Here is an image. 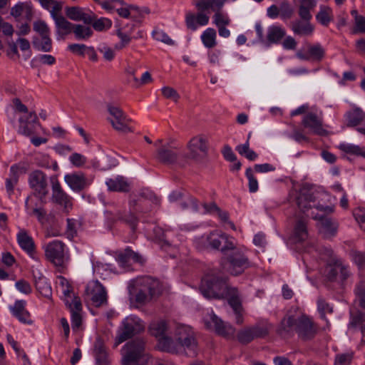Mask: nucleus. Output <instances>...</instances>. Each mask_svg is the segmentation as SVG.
<instances>
[{"label":"nucleus","instance_id":"obj_1","mask_svg":"<svg viewBox=\"0 0 365 365\" xmlns=\"http://www.w3.org/2000/svg\"><path fill=\"white\" fill-rule=\"evenodd\" d=\"M294 331L303 340L312 339L317 332V328L311 319L295 308L287 312L277 329L278 334L283 337L292 336Z\"/></svg>","mask_w":365,"mask_h":365},{"label":"nucleus","instance_id":"obj_2","mask_svg":"<svg viewBox=\"0 0 365 365\" xmlns=\"http://www.w3.org/2000/svg\"><path fill=\"white\" fill-rule=\"evenodd\" d=\"M228 277L217 274H207L202 279L200 286L202 294L207 299H227L230 306H239L236 302L240 296L237 288L230 286Z\"/></svg>","mask_w":365,"mask_h":365},{"label":"nucleus","instance_id":"obj_3","mask_svg":"<svg viewBox=\"0 0 365 365\" xmlns=\"http://www.w3.org/2000/svg\"><path fill=\"white\" fill-rule=\"evenodd\" d=\"M129 294L138 304H145L153 298L159 297L163 292L161 283L150 277L133 280L128 286Z\"/></svg>","mask_w":365,"mask_h":365},{"label":"nucleus","instance_id":"obj_4","mask_svg":"<svg viewBox=\"0 0 365 365\" xmlns=\"http://www.w3.org/2000/svg\"><path fill=\"white\" fill-rule=\"evenodd\" d=\"M221 259L222 269L230 274L237 276L242 274L250 267V262L243 251L235 246L234 248L225 252Z\"/></svg>","mask_w":365,"mask_h":365},{"label":"nucleus","instance_id":"obj_5","mask_svg":"<svg viewBox=\"0 0 365 365\" xmlns=\"http://www.w3.org/2000/svg\"><path fill=\"white\" fill-rule=\"evenodd\" d=\"M154 145L156 147L155 158L156 160L165 165L177 164L178 166L183 168L182 165V155L183 152L180 151V146L174 139H170L166 143H163V140L159 139L155 142Z\"/></svg>","mask_w":365,"mask_h":365},{"label":"nucleus","instance_id":"obj_6","mask_svg":"<svg viewBox=\"0 0 365 365\" xmlns=\"http://www.w3.org/2000/svg\"><path fill=\"white\" fill-rule=\"evenodd\" d=\"M187 148L188 153L183 152L182 155V165H187L190 160L197 163L201 162L208 154V137L202 133L193 136L188 141Z\"/></svg>","mask_w":365,"mask_h":365},{"label":"nucleus","instance_id":"obj_7","mask_svg":"<svg viewBox=\"0 0 365 365\" xmlns=\"http://www.w3.org/2000/svg\"><path fill=\"white\" fill-rule=\"evenodd\" d=\"M123 365H145V341L136 338L128 341L121 350Z\"/></svg>","mask_w":365,"mask_h":365},{"label":"nucleus","instance_id":"obj_8","mask_svg":"<svg viewBox=\"0 0 365 365\" xmlns=\"http://www.w3.org/2000/svg\"><path fill=\"white\" fill-rule=\"evenodd\" d=\"M175 340L180 350V354H185L189 356H195L197 351V342L191 327L186 325L177 327L175 334Z\"/></svg>","mask_w":365,"mask_h":365},{"label":"nucleus","instance_id":"obj_9","mask_svg":"<svg viewBox=\"0 0 365 365\" xmlns=\"http://www.w3.org/2000/svg\"><path fill=\"white\" fill-rule=\"evenodd\" d=\"M355 292L359 299L361 309L351 314L349 327L351 329L359 327L362 334V341H365V281L358 284Z\"/></svg>","mask_w":365,"mask_h":365},{"label":"nucleus","instance_id":"obj_10","mask_svg":"<svg viewBox=\"0 0 365 365\" xmlns=\"http://www.w3.org/2000/svg\"><path fill=\"white\" fill-rule=\"evenodd\" d=\"M144 329L145 325L138 317L134 316L126 317L122 322L118 334L115 337V346L140 334Z\"/></svg>","mask_w":365,"mask_h":365},{"label":"nucleus","instance_id":"obj_11","mask_svg":"<svg viewBox=\"0 0 365 365\" xmlns=\"http://www.w3.org/2000/svg\"><path fill=\"white\" fill-rule=\"evenodd\" d=\"M107 111L110 115L108 120L111 124L113 128L118 132L126 133L132 132L128 123L130 119H128L122 110V108L113 103H109L106 105Z\"/></svg>","mask_w":365,"mask_h":365},{"label":"nucleus","instance_id":"obj_12","mask_svg":"<svg viewBox=\"0 0 365 365\" xmlns=\"http://www.w3.org/2000/svg\"><path fill=\"white\" fill-rule=\"evenodd\" d=\"M84 300L96 307L107 304V292L105 287L97 280L91 282L86 288Z\"/></svg>","mask_w":365,"mask_h":365},{"label":"nucleus","instance_id":"obj_13","mask_svg":"<svg viewBox=\"0 0 365 365\" xmlns=\"http://www.w3.org/2000/svg\"><path fill=\"white\" fill-rule=\"evenodd\" d=\"M51 184L53 202L63 207L65 210L72 207V198L62 188L57 175H53L50 178Z\"/></svg>","mask_w":365,"mask_h":365},{"label":"nucleus","instance_id":"obj_14","mask_svg":"<svg viewBox=\"0 0 365 365\" xmlns=\"http://www.w3.org/2000/svg\"><path fill=\"white\" fill-rule=\"evenodd\" d=\"M65 245L58 240L47 245L45 252L47 259L56 267H62L68 257L64 252Z\"/></svg>","mask_w":365,"mask_h":365},{"label":"nucleus","instance_id":"obj_15","mask_svg":"<svg viewBox=\"0 0 365 365\" xmlns=\"http://www.w3.org/2000/svg\"><path fill=\"white\" fill-rule=\"evenodd\" d=\"M104 205L106 206L110 205L113 207V209L108 210L105 212L108 222L114 223L117 221H122L130 226L133 230H135L138 219L133 214L130 212L127 215H124L121 210L115 209V205L113 202H104Z\"/></svg>","mask_w":365,"mask_h":365},{"label":"nucleus","instance_id":"obj_16","mask_svg":"<svg viewBox=\"0 0 365 365\" xmlns=\"http://www.w3.org/2000/svg\"><path fill=\"white\" fill-rule=\"evenodd\" d=\"M29 182L31 187L41 197H44L47 195L48 183L46 174L39 170H36L31 172L29 177Z\"/></svg>","mask_w":365,"mask_h":365},{"label":"nucleus","instance_id":"obj_17","mask_svg":"<svg viewBox=\"0 0 365 365\" xmlns=\"http://www.w3.org/2000/svg\"><path fill=\"white\" fill-rule=\"evenodd\" d=\"M19 123V133L26 136L33 135L36 133V128L41 126L35 111L29 112L26 117H21Z\"/></svg>","mask_w":365,"mask_h":365},{"label":"nucleus","instance_id":"obj_18","mask_svg":"<svg viewBox=\"0 0 365 365\" xmlns=\"http://www.w3.org/2000/svg\"><path fill=\"white\" fill-rule=\"evenodd\" d=\"M207 240L212 248L220 250L223 254L234 248L235 243L230 240L229 236L225 233L220 235L210 233L207 236Z\"/></svg>","mask_w":365,"mask_h":365},{"label":"nucleus","instance_id":"obj_19","mask_svg":"<svg viewBox=\"0 0 365 365\" xmlns=\"http://www.w3.org/2000/svg\"><path fill=\"white\" fill-rule=\"evenodd\" d=\"M64 180L69 187L76 192H81L91 185V180L81 172L66 175Z\"/></svg>","mask_w":365,"mask_h":365},{"label":"nucleus","instance_id":"obj_20","mask_svg":"<svg viewBox=\"0 0 365 365\" xmlns=\"http://www.w3.org/2000/svg\"><path fill=\"white\" fill-rule=\"evenodd\" d=\"M308 217H298L293 230L291 240L294 243L302 242L308 239L309 232L307 228Z\"/></svg>","mask_w":365,"mask_h":365},{"label":"nucleus","instance_id":"obj_21","mask_svg":"<svg viewBox=\"0 0 365 365\" xmlns=\"http://www.w3.org/2000/svg\"><path fill=\"white\" fill-rule=\"evenodd\" d=\"M302 125L305 128H309L317 135L321 136L328 135V131L322 127V120L319 119L315 113H307L302 120Z\"/></svg>","mask_w":365,"mask_h":365},{"label":"nucleus","instance_id":"obj_22","mask_svg":"<svg viewBox=\"0 0 365 365\" xmlns=\"http://www.w3.org/2000/svg\"><path fill=\"white\" fill-rule=\"evenodd\" d=\"M26 304L24 300H17L14 305L10 307V310L19 322L31 325L33 324V320L29 312L26 309Z\"/></svg>","mask_w":365,"mask_h":365},{"label":"nucleus","instance_id":"obj_23","mask_svg":"<svg viewBox=\"0 0 365 365\" xmlns=\"http://www.w3.org/2000/svg\"><path fill=\"white\" fill-rule=\"evenodd\" d=\"M339 274L342 281L346 280L349 275L346 267L339 261L335 262L334 264H329L326 268V277L329 281L335 280Z\"/></svg>","mask_w":365,"mask_h":365},{"label":"nucleus","instance_id":"obj_24","mask_svg":"<svg viewBox=\"0 0 365 365\" xmlns=\"http://www.w3.org/2000/svg\"><path fill=\"white\" fill-rule=\"evenodd\" d=\"M93 354L98 365H109L108 354L104 342L100 337L94 343Z\"/></svg>","mask_w":365,"mask_h":365},{"label":"nucleus","instance_id":"obj_25","mask_svg":"<svg viewBox=\"0 0 365 365\" xmlns=\"http://www.w3.org/2000/svg\"><path fill=\"white\" fill-rule=\"evenodd\" d=\"M211 320L214 324L215 331L218 335L227 337L234 334L235 328L230 324L223 322L215 314H212Z\"/></svg>","mask_w":365,"mask_h":365},{"label":"nucleus","instance_id":"obj_26","mask_svg":"<svg viewBox=\"0 0 365 365\" xmlns=\"http://www.w3.org/2000/svg\"><path fill=\"white\" fill-rule=\"evenodd\" d=\"M365 112L359 107H354L353 109L347 111L345 114L346 125L347 127H358L362 123L364 118Z\"/></svg>","mask_w":365,"mask_h":365},{"label":"nucleus","instance_id":"obj_27","mask_svg":"<svg viewBox=\"0 0 365 365\" xmlns=\"http://www.w3.org/2000/svg\"><path fill=\"white\" fill-rule=\"evenodd\" d=\"M182 212L186 215H193L199 210L197 200L190 195H186L180 201Z\"/></svg>","mask_w":365,"mask_h":365},{"label":"nucleus","instance_id":"obj_28","mask_svg":"<svg viewBox=\"0 0 365 365\" xmlns=\"http://www.w3.org/2000/svg\"><path fill=\"white\" fill-rule=\"evenodd\" d=\"M106 185L110 191L128 192L130 190V183L123 176H118L114 179H109Z\"/></svg>","mask_w":365,"mask_h":365},{"label":"nucleus","instance_id":"obj_29","mask_svg":"<svg viewBox=\"0 0 365 365\" xmlns=\"http://www.w3.org/2000/svg\"><path fill=\"white\" fill-rule=\"evenodd\" d=\"M320 232L324 237H331L336 233L337 225L331 221V219L325 217L319 218Z\"/></svg>","mask_w":365,"mask_h":365},{"label":"nucleus","instance_id":"obj_30","mask_svg":"<svg viewBox=\"0 0 365 365\" xmlns=\"http://www.w3.org/2000/svg\"><path fill=\"white\" fill-rule=\"evenodd\" d=\"M177 346L176 341H174L170 337L163 336L158 339V347L160 351L170 354H180V348Z\"/></svg>","mask_w":365,"mask_h":365},{"label":"nucleus","instance_id":"obj_31","mask_svg":"<svg viewBox=\"0 0 365 365\" xmlns=\"http://www.w3.org/2000/svg\"><path fill=\"white\" fill-rule=\"evenodd\" d=\"M51 16L55 21L57 29H58V34L61 33V31H63V35H68L73 32L75 24L66 20V19L63 16H58L55 14L53 11H51Z\"/></svg>","mask_w":365,"mask_h":365},{"label":"nucleus","instance_id":"obj_32","mask_svg":"<svg viewBox=\"0 0 365 365\" xmlns=\"http://www.w3.org/2000/svg\"><path fill=\"white\" fill-rule=\"evenodd\" d=\"M315 202V197L313 194L308 191H302L297 198L298 207L304 213L312 207V203Z\"/></svg>","mask_w":365,"mask_h":365},{"label":"nucleus","instance_id":"obj_33","mask_svg":"<svg viewBox=\"0 0 365 365\" xmlns=\"http://www.w3.org/2000/svg\"><path fill=\"white\" fill-rule=\"evenodd\" d=\"M17 240L20 247L29 255L34 252L35 248L34 242L26 231L21 230L17 235Z\"/></svg>","mask_w":365,"mask_h":365},{"label":"nucleus","instance_id":"obj_34","mask_svg":"<svg viewBox=\"0 0 365 365\" xmlns=\"http://www.w3.org/2000/svg\"><path fill=\"white\" fill-rule=\"evenodd\" d=\"M286 32L280 26H272L269 28L267 34V45L278 43L284 36Z\"/></svg>","mask_w":365,"mask_h":365},{"label":"nucleus","instance_id":"obj_35","mask_svg":"<svg viewBox=\"0 0 365 365\" xmlns=\"http://www.w3.org/2000/svg\"><path fill=\"white\" fill-rule=\"evenodd\" d=\"M32 45L38 51L49 52L52 49V40L50 36H34L32 40Z\"/></svg>","mask_w":365,"mask_h":365},{"label":"nucleus","instance_id":"obj_36","mask_svg":"<svg viewBox=\"0 0 365 365\" xmlns=\"http://www.w3.org/2000/svg\"><path fill=\"white\" fill-rule=\"evenodd\" d=\"M168 329V324L165 320L153 322L149 327V331L151 335L155 337L161 338L165 336Z\"/></svg>","mask_w":365,"mask_h":365},{"label":"nucleus","instance_id":"obj_37","mask_svg":"<svg viewBox=\"0 0 365 365\" xmlns=\"http://www.w3.org/2000/svg\"><path fill=\"white\" fill-rule=\"evenodd\" d=\"M73 33L78 40H87L93 35L91 27L81 24H75Z\"/></svg>","mask_w":365,"mask_h":365},{"label":"nucleus","instance_id":"obj_38","mask_svg":"<svg viewBox=\"0 0 365 365\" xmlns=\"http://www.w3.org/2000/svg\"><path fill=\"white\" fill-rule=\"evenodd\" d=\"M292 30L299 35H309L313 32V26L308 22L302 23L297 21L292 23Z\"/></svg>","mask_w":365,"mask_h":365},{"label":"nucleus","instance_id":"obj_39","mask_svg":"<svg viewBox=\"0 0 365 365\" xmlns=\"http://www.w3.org/2000/svg\"><path fill=\"white\" fill-rule=\"evenodd\" d=\"M216 31L214 29H207L202 34L201 39L207 48H211L216 45Z\"/></svg>","mask_w":365,"mask_h":365},{"label":"nucleus","instance_id":"obj_40","mask_svg":"<svg viewBox=\"0 0 365 365\" xmlns=\"http://www.w3.org/2000/svg\"><path fill=\"white\" fill-rule=\"evenodd\" d=\"M19 168L17 165H12L10 168L11 176L6 180V187L9 195L13 192L14 187L19 181Z\"/></svg>","mask_w":365,"mask_h":365},{"label":"nucleus","instance_id":"obj_41","mask_svg":"<svg viewBox=\"0 0 365 365\" xmlns=\"http://www.w3.org/2000/svg\"><path fill=\"white\" fill-rule=\"evenodd\" d=\"M161 93L165 99L173 101L175 103H178L180 98L178 92L171 86H167L163 87L161 88Z\"/></svg>","mask_w":365,"mask_h":365},{"label":"nucleus","instance_id":"obj_42","mask_svg":"<svg viewBox=\"0 0 365 365\" xmlns=\"http://www.w3.org/2000/svg\"><path fill=\"white\" fill-rule=\"evenodd\" d=\"M236 150L240 155H245L250 160H254L257 157L256 153L250 149L248 141L243 145H238Z\"/></svg>","mask_w":365,"mask_h":365},{"label":"nucleus","instance_id":"obj_43","mask_svg":"<svg viewBox=\"0 0 365 365\" xmlns=\"http://www.w3.org/2000/svg\"><path fill=\"white\" fill-rule=\"evenodd\" d=\"M339 148L346 153L361 155L365 158V150H363V149L358 145L341 144L339 145Z\"/></svg>","mask_w":365,"mask_h":365},{"label":"nucleus","instance_id":"obj_44","mask_svg":"<svg viewBox=\"0 0 365 365\" xmlns=\"http://www.w3.org/2000/svg\"><path fill=\"white\" fill-rule=\"evenodd\" d=\"M33 29L39 36L43 37L50 35V29L45 21L38 20L34 23Z\"/></svg>","mask_w":365,"mask_h":365},{"label":"nucleus","instance_id":"obj_45","mask_svg":"<svg viewBox=\"0 0 365 365\" xmlns=\"http://www.w3.org/2000/svg\"><path fill=\"white\" fill-rule=\"evenodd\" d=\"M317 21L324 26H327L331 21V9L329 7H324L316 16Z\"/></svg>","mask_w":365,"mask_h":365},{"label":"nucleus","instance_id":"obj_46","mask_svg":"<svg viewBox=\"0 0 365 365\" xmlns=\"http://www.w3.org/2000/svg\"><path fill=\"white\" fill-rule=\"evenodd\" d=\"M253 334L250 327H247L241 330L237 334L238 341L244 344L250 343L254 339Z\"/></svg>","mask_w":365,"mask_h":365},{"label":"nucleus","instance_id":"obj_47","mask_svg":"<svg viewBox=\"0 0 365 365\" xmlns=\"http://www.w3.org/2000/svg\"><path fill=\"white\" fill-rule=\"evenodd\" d=\"M83 10L78 6H72L66 8V16L73 21H81Z\"/></svg>","mask_w":365,"mask_h":365},{"label":"nucleus","instance_id":"obj_48","mask_svg":"<svg viewBox=\"0 0 365 365\" xmlns=\"http://www.w3.org/2000/svg\"><path fill=\"white\" fill-rule=\"evenodd\" d=\"M246 176L249 180V190L250 192H255L258 190V182L254 176L253 170L251 168L246 170Z\"/></svg>","mask_w":365,"mask_h":365},{"label":"nucleus","instance_id":"obj_49","mask_svg":"<svg viewBox=\"0 0 365 365\" xmlns=\"http://www.w3.org/2000/svg\"><path fill=\"white\" fill-rule=\"evenodd\" d=\"M112 25V22L107 18H101L94 21L93 27L95 30L101 31L104 29H109Z\"/></svg>","mask_w":365,"mask_h":365},{"label":"nucleus","instance_id":"obj_50","mask_svg":"<svg viewBox=\"0 0 365 365\" xmlns=\"http://www.w3.org/2000/svg\"><path fill=\"white\" fill-rule=\"evenodd\" d=\"M116 34L120 39V43L115 46L116 49L120 50L130 42L131 38L127 34L123 33L121 29L117 30Z\"/></svg>","mask_w":365,"mask_h":365},{"label":"nucleus","instance_id":"obj_51","mask_svg":"<svg viewBox=\"0 0 365 365\" xmlns=\"http://www.w3.org/2000/svg\"><path fill=\"white\" fill-rule=\"evenodd\" d=\"M279 14L283 19H289L291 18L293 10L290 7L289 3L287 1H284L281 3L279 7Z\"/></svg>","mask_w":365,"mask_h":365},{"label":"nucleus","instance_id":"obj_52","mask_svg":"<svg viewBox=\"0 0 365 365\" xmlns=\"http://www.w3.org/2000/svg\"><path fill=\"white\" fill-rule=\"evenodd\" d=\"M139 197L145 200H150L156 205L160 204V199L155 195V194L153 192L148 189H143L139 193Z\"/></svg>","mask_w":365,"mask_h":365},{"label":"nucleus","instance_id":"obj_53","mask_svg":"<svg viewBox=\"0 0 365 365\" xmlns=\"http://www.w3.org/2000/svg\"><path fill=\"white\" fill-rule=\"evenodd\" d=\"M309 53L314 59L320 61L324 57V51L320 45H315L309 47Z\"/></svg>","mask_w":365,"mask_h":365},{"label":"nucleus","instance_id":"obj_54","mask_svg":"<svg viewBox=\"0 0 365 365\" xmlns=\"http://www.w3.org/2000/svg\"><path fill=\"white\" fill-rule=\"evenodd\" d=\"M35 285L41 294L45 297H48L50 295L51 288L43 279H39L38 281L36 282Z\"/></svg>","mask_w":365,"mask_h":365},{"label":"nucleus","instance_id":"obj_55","mask_svg":"<svg viewBox=\"0 0 365 365\" xmlns=\"http://www.w3.org/2000/svg\"><path fill=\"white\" fill-rule=\"evenodd\" d=\"M68 50L76 54H78L81 56H84L86 51H88V47H87L84 44L79 43H73L70 44L68 46Z\"/></svg>","mask_w":365,"mask_h":365},{"label":"nucleus","instance_id":"obj_56","mask_svg":"<svg viewBox=\"0 0 365 365\" xmlns=\"http://www.w3.org/2000/svg\"><path fill=\"white\" fill-rule=\"evenodd\" d=\"M100 53L103 56V58L107 61H111L115 56V51L109 46H103L98 48Z\"/></svg>","mask_w":365,"mask_h":365},{"label":"nucleus","instance_id":"obj_57","mask_svg":"<svg viewBox=\"0 0 365 365\" xmlns=\"http://www.w3.org/2000/svg\"><path fill=\"white\" fill-rule=\"evenodd\" d=\"M71 163L76 167H81L86 163V158L83 155L75 153L70 156Z\"/></svg>","mask_w":365,"mask_h":365},{"label":"nucleus","instance_id":"obj_58","mask_svg":"<svg viewBox=\"0 0 365 365\" xmlns=\"http://www.w3.org/2000/svg\"><path fill=\"white\" fill-rule=\"evenodd\" d=\"M213 18H214V23L215 24V25L217 27L228 25L230 23L229 18L226 16H224L220 11H217L215 14Z\"/></svg>","mask_w":365,"mask_h":365},{"label":"nucleus","instance_id":"obj_59","mask_svg":"<svg viewBox=\"0 0 365 365\" xmlns=\"http://www.w3.org/2000/svg\"><path fill=\"white\" fill-rule=\"evenodd\" d=\"M351 358L352 356L349 354H337L335 358L334 365H349Z\"/></svg>","mask_w":365,"mask_h":365},{"label":"nucleus","instance_id":"obj_60","mask_svg":"<svg viewBox=\"0 0 365 365\" xmlns=\"http://www.w3.org/2000/svg\"><path fill=\"white\" fill-rule=\"evenodd\" d=\"M237 299L236 302L238 301L240 305L239 306H230L235 314H236V323L238 324H242V322H243V318H242V301H241V299L240 297V296L238 297H237Z\"/></svg>","mask_w":365,"mask_h":365},{"label":"nucleus","instance_id":"obj_61","mask_svg":"<svg viewBox=\"0 0 365 365\" xmlns=\"http://www.w3.org/2000/svg\"><path fill=\"white\" fill-rule=\"evenodd\" d=\"M250 328L255 339L264 337L268 334V329L266 327L255 326Z\"/></svg>","mask_w":365,"mask_h":365},{"label":"nucleus","instance_id":"obj_62","mask_svg":"<svg viewBox=\"0 0 365 365\" xmlns=\"http://www.w3.org/2000/svg\"><path fill=\"white\" fill-rule=\"evenodd\" d=\"M66 304H68V307L71 309V312H78L81 313L82 310V305L81 302V299L78 297H74L73 301L71 303L68 304V302H66Z\"/></svg>","mask_w":365,"mask_h":365},{"label":"nucleus","instance_id":"obj_63","mask_svg":"<svg viewBox=\"0 0 365 365\" xmlns=\"http://www.w3.org/2000/svg\"><path fill=\"white\" fill-rule=\"evenodd\" d=\"M16 287L22 293L28 294L31 292V285L24 279L16 282Z\"/></svg>","mask_w":365,"mask_h":365},{"label":"nucleus","instance_id":"obj_64","mask_svg":"<svg viewBox=\"0 0 365 365\" xmlns=\"http://www.w3.org/2000/svg\"><path fill=\"white\" fill-rule=\"evenodd\" d=\"M352 257L359 267L365 266V252H353Z\"/></svg>","mask_w":365,"mask_h":365}]
</instances>
